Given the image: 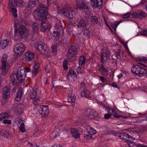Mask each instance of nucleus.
I'll return each mask as SVG.
<instances>
[{
	"label": "nucleus",
	"mask_w": 147,
	"mask_h": 147,
	"mask_svg": "<svg viewBox=\"0 0 147 147\" xmlns=\"http://www.w3.org/2000/svg\"><path fill=\"white\" fill-rule=\"evenodd\" d=\"M48 8L44 4H40L38 9L34 11V17L36 20L41 21H46L48 14Z\"/></svg>",
	"instance_id": "1"
},
{
	"label": "nucleus",
	"mask_w": 147,
	"mask_h": 147,
	"mask_svg": "<svg viewBox=\"0 0 147 147\" xmlns=\"http://www.w3.org/2000/svg\"><path fill=\"white\" fill-rule=\"evenodd\" d=\"M28 35V30L26 27L23 25H20L18 29L15 30L13 38L15 41H18L22 38H26Z\"/></svg>",
	"instance_id": "2"
},
{
	"label": "nucleus",
	"mask_w": 147,
	"mask_h": 147,
	"mask_svg": "<svg viewBox=\"0 0 147 147\" xmlns=\"http://www.w3.org/2000/svg\"><path fill=\"white\" fill-rule=\"evenodd\" d=\"M142 65L140 66L138 65H134L131 68V71L135 75L140 77L147 76V66L139 63Z\"/></svg>",
	"instance_id": "3"
},
{
	"label": "nucleus",
	"mask_w": 147,
	"mask_h": 147,
	"mask_svg": "<svg viewBox=\"0 0 147 147\" xmlns=\"http://www.w3.org/2000/svg\"><path fill=\"white\" fill-rule=\"evenodd\" d=\"M7 55L4 53L3 54L1 59V73L4 75H5L7 73L10 67L9 63L7 62Z\"/></svg>",
	"instance_id": "4"
},
{
	"label": "nucleus",
	"mask_w": 147,
	"mask_h": 147,
	"mask_svg": "<svg viewBox=\"0 0 147 147\" xmlns=\"http://www.w3.org/2000/svg\"><path fill=\"white\" fill-rule=\"evenodd\" d=\"M76 5L77 9L84 11L87 14L90 13V8L83 0H77Z\"/></svg>",
	"instance_id": "5"
},
{
	"label": "nucleus",
	"mask_w": 147,
	"mask_h": 147,
	"mask_svg": "<svg viewBox=\"0 0 147 147\" xmlns=\"http://www.w3.org/2000/svg\"><path fill=\"white\" fill-rule=\"evenodd\" d=\"M61 12L65 16L70 19L74 18L76 16L75 12L70 7L63 8Z\"/></svg>",
	"instance_id": "6"
},
{
	"label": "nucleus",
	"mask_w": 147,
	"mask_h": 147,
	"mask_svg": "<svg viewBox=\"0 0 147 147\" xmlns=\"http://www.w3.org/2000/svg\"><path fill=\"white\" fill-rule=\"evenodd\" d=\"M36 48L41 54L47 56L49 55V49L47 46L43 42H41L38 44Z\"/></svg>",
	"instance_id": "7"
},
{
	"label": "nucleus",
	"mask_w": 147,
	"mask_h": 147,
	"mask_svg": "<svg viewBox=\"0 0 147 147\" xmlns=\"http://www.w3.org/2000/svg\"><path fill=\"white\" fill-rule=\"evenodd\" d=\"M26 47L22 43H18L13 47V51L16 55L21 56L25 50Z\"/></svg>",
	"instance_id": "8"
},
{
	"label": "nucleus",
	"mask_w": 147,
	"mask_h": 147,
	"mask_svg": "<svg viewBox=\"0 0 147 147\" xmlns=\"http://www.w3.org/2000/svg\"><path fill=\"white\" fill-rule=\"evenodd\" d=\"M23 68H24L22 67H19L17 69V73L16 74L18 80L21 83L24 82L26 77V74L24 73Z\"/></svg>",
	"instance_id": "9"
},
{
	"label": "nucleus",
	"mask_w": 147,
	"mask_h": 147,
	"mask_svg": "<svg viewBox=\"0 0 147 147\" xmlns=\"http://www.w3.org/2000/svg\"><path fill=\"white\" fill-rule=\"evenodd\" d=\"M10 89L9 87L6 86L4 87L2 90V97L3 98L1 102L3 104H6L7 102V99L9 97Z\"/></svg>",
	"instance_id": "10"
},
{
	"label": "nucleus",
	"mask_w": 147,
	"mask_h": 147,
	"mask_svg": "<svg viewBox=\"0 0 147 147\" xmlns=\"http://www.w3.org/2000/svg\"><path fill=\"white\" fill-rule=\"evenodd\" d=\"M78 48L74 46H71L68 50L67 56L70 60L74 59L78 53Z\"/></svg>",
	"instance_id": "11"
},
{
	"label": "nucleus",
	"mask_w": 147,
	"mask_h": 147,
	"mask_svg": "<svg viewBox=\"0 0 147 147\" xmlns=\"http://www.w3.org/2000/svg\"><path fill=\"white\" fill-rule=\"evenodd\" d=\"M38 1V0H29L27 7L25 8V11L27 12L28 14L31 13L32 9L36 6Z\"/></svg>",
	"instance_id": "12"
},
{
	"label": "nucleus",
	"mask_w": 147,
	"mask_h": 147,
	"mask_svg": "<svg viewBox=\"0 0 147 147\" xmlns=\"http://www.w3.org/2000/svg\"><path fill=\"white\" fill-rule=\"evenodd\" d=\"M96 115V112L90 109H85L84 111L83 115L90 119H95Z\"/></svg>",
	"instance_id": "13"
},
{
	"label": "nucleus",
	"mask_w": 147,
	"mask_h": 147,
	"mask_svg": "<svg viewBox=\"0 0 147 147\" xmlns=\"http://www.w3.org/2000/svg\"><path fill=\"white\" fill-rule=\"evenodd\" d=\"M38 112L42 117H45L48 115L49 110L47 105H43L41 106L38 110Z\"/></svg>",
	"instance_id": "14"
},
{
	"label": "nucleus",
	"mask_w": 147,
	"mask_h": 147,
	"mask_svg": "<svg viewBox=\"0 0 147 147\" xmlns=\"http://www.w3.org/2000/svg\"><path fill=\"white\" fill-rule=\"evenodd\" d=\"M89 23L86 20L81 19L78 23V27L81 30L86 29L88 27Z\"/></svg>",
	"instance_id": "15"
},
{
	"label": "nucleus",
	"mask_w": 147,
	"mask_h": 147,
	"mask_svg": "<svg viewBox=\"0 0 147 147\" xmlns=\"http://www.w3.org/2000/svg\"><path fill=\"white\" fill-rule=\"evenodd\" d=\"M76 76V74L74 70H70L68 71L67 78L70 82H74L77 79Z\"/></svg>",
	"instance_id": "16"
},
{
	"label": "nucleus",
	"mask_w": 147,
	"mask_h": 147,
	"mask_svg": "<svg viewBox=\"0 0 147 147\" xmlns=\"http://www.w3.org/2000/svg\"><path fill=\"white\" fill-rule=\"evenodd\" d=\"M91 5L94 8L101 7L102 4V0H90Z\"/></svg>",
	"instance_id": "17"
},
{
	"label": "nucleus",
	"mask_w": 147,
	"mask_h": 147,
	"mask_svg": "<svg viewBox=\"0 0 147 147\" xmlns=\"http://www.w3.org/2000/svg\"><path fill=\"white\" fill-rule=\"evenodd\" d=\"M68 101L72 103V106L74 107V102L76 99V96L70 90L68 91Z\"/></svg>",
	"instance_id": "18"
},
{
	"label": "nucleus",
	"mask_w": 147,
	"mask_h": 147,
	"mask_svg": "<svg viewBox=\"0 0 147 147\" xmlns=\"http://www.w3.org/2000/svg\"><path fill=\"white\" fill-rule=\"evenodd\" d=\"M105 107L107 108L106 110L107 112L110 113L111 115L113 116L114 117L119 118L123 117L122 116L117 115L116 111L113 109L107 106H105Z\"/></svg>",
	"instance_id": "19"
},
{
	"label": "nucleus",
	"mask_w": 147,
	"mask_h": 147,
	"mask_svg": "<svg viewBox=\"0 0 147 147\" xmlns=\"http://www.w3.org/2000/svg\"><path fill=\"white\" fill-rule=\"evenodd\" d=\"M39 65L38 63H35L32 66V77L34 78L38 74L39 71Z\"/></svg>",
	"instance_id": "20"
},
{
	"label": "nucleus",
	"mask_w": 147,
	"mask_h": 147,
	"mask_svg": "<svg viewBox=\"0 0 147 147\" xmlns=\"http://www.w3.org/2000/svg\"><path fill=\"white\" fill-rule=\"evenodd\" d=\"M82 84V87L84 88V90L82 91L81 93V96L82 97H86L87 98H89L91 97L90 95V92L86 89V87L84 84L82 83H81Z\"/></svg>",
	"instance_id": "21"
},
{
	"label": "nucleus",
	"mask_w": 147,
	"mask_h": 147,
	"mask_svg": "<svg viewBox=\"0 0 147 147\" xmlns=\"http://www.w3.org/2000/svg\"><path fill=\"white\" fill-rule=\"evenodd\" d=\"M22 0H12L11 1H9L8 4V6L10 7H16L17 6L19 7L20 4L21 3Z\"/></svg>",
	"instance_id": "22"
},
{
	"label": "nucleus",
	"mask_w": 147,
	"mask_h": 147,
	"mask_svg": "<svg viewBox=\"0 0 147 147\" xmlns=\"http://www.w3.org/2000/svg\"><path fill=\"white\" fill-rule=\"evenodd\" d=\"M147 16V14L143 11H140L139 13L136 12L134 14V16L135 18L142 19L144 18Z\"/></svg>",
	"instance_id": "23"
},
{
	"label": "nucleus",
	"mask_w": 147,
	"mask_h": 147,
	"mask_svg": "<svg viewBox=\"0 0 147 147\" xmlns=\"http://www.w3.org/2000/svg\"><path fill=\"white\" fill-rule=\"evenodd\" d=\"M99 70L102 75L106 76L108 75V71L103 65H99Z\"/></svg>",
	"instance_id": "24"
},
{
	"label": "nucleus",
	"mask_w": 147,
	"mask_h": 147,
	"mask_svg": "<svg viewBox=\"0 0 147 147\" xmlns=\"http://www.w3.org/2000/svg\"><path fill=\"white\" fill-rule=\"evenodd\" d=\"M34 56V53L29 51L26 52L25 54V59L28 61L31 60L33 58Z\"/></svg>",
	"instance_id": "25"
},
{
	"label": "nucleus",
	"mask_w": 147,
	"mask_h": 147,
	"mask_svg": "<svg viewBox=\"0 0 147 147\" xmlns=\"http://www.w3.org/2000/svg\"><path fill=\"white\" fill-rule=\"evenodd\" d=\"M90 24L92 26H95L98 22V18L95 16H92L90 17Z\"/></svg>",
	"instance_id": "26"
},
{
	"label": "nucleus",
	"mask_w": 147,
	"mask_h": 147,
	"mask_svg": "<svg viewBox=\"0 0 147 147\" xmlns=\"http://www.w3.org/2000/svg\"><path fill=\"white\" fill-rule=\"evenodd\" d=\"M59 31H54L51 34L52 38L55 41L58 40L60 36V34Z\"/></svg>",
	"instance_id": "27"
},
{
	"label": "nucleus",
	"mask_w": 147,
	"mask_h": 147,
	"mask_svg": "<svg viewBox=\"0 0 147 147\" xmlns=\"http://www.w3.org/2000/svg\"><path fill=\"white\" fill-rule=\"evenodd\" d=\"M71 134L72 136L75 138H77L80 137L79 132L76 128L71 129Z\"/></svg>",
	"instance_id": "28"
},
{
	"label": "nucleus",
	"mask_w": 147,
	"mask_h": 147,
	"mask_svg": "<svg viewBox=\"0 0 147 147\" xmlns=\"http://www.w3.org/2000/svg\"><path fill=\"white\" fill-rule=\"evenodd\" d=\"M117 136L121 139H123L127 142V140L129 135L125 132H122L118 133L117 134Z\"/></svg>",
	"instance_id": "29"
},
{
	"label": "nucleus",
	"mask_w": 147,
	"mask_h": 147,
	"mask_svg": "<svg viewBox=\"0 0 147 147\" xmlns=\"http://www.w3.org/2000/svg\"><path fill=\"white\" fill-rule=\"evenodd\" d=\"M17 80L16 74H13L11 75L10 77V80L12 84L13 85L17 84Z\"/></svg>",
	"instance_id": "30"
},
{
	"label": "nucleus",
	"mask_w": 147,
	"mask_h": 147,
	"mask_svg": "<svg viewBox=\"0 0 147 147\" xmlns=\"http://www.w3.org/2000/svg\"><path fill=\"white\" fill-rule=\"evenodd\" d=\"M54 27L55 29L57 30V31L59 32L60 31L62 30L63 32L64 30L63 27L62 25V24L61 22L59 21H58L56 23L54 26Z\"/></svg>",
	"instance_id": "31"
},
{
	"label": "nucleus",
	"mask_w": 147,
	"mask_h": 147,
	"mask_svg": "<svg viewBox=\"0 0 147 147\" xmlns=\"http://www.w3.org/2000/svg\"><path fill=\"white\" fill-rule=\"evenodd\" d=\"M109 54L107 55L104 52L102 53L101 55V62L103 63H105L107 61V58L109 57Z\"/></svg>",
	"instance_id": "32"
},
{
	"label": "nucleus",
	"mask_w": 147,
	"mask_h": 147,
	"mask_svg": "<svg viewBox=\"0 0 147 147\" xmlns=\"http://www.w3.org/2000/svg\"><path fill=\"white\" fill-rule=\"evenodd\" d=\"M9 42V41L6 39L1 41L0 42V49H4L7 45Z\"/></svg>",
	"instance_id": "33"
},
{
	"label": "nucleus",
	"mask_w": 147,
	"mask_h": 147,
	"mask_svg": "<svg viewBox=\"0 0 147 147\" xmlns=\"http://www.w3.org/2000/svg\"><path fill=\"white\" fill-rule=\"evenodd\" d=\"M88 131V133L91 135L95 134L96 133V131L90 125H88L86 127Z\"/></svg>",
	"instance_id": "34"
},
{
	"label": "nucleus",
	"mask_w": 147,
	"mask_h": 147,
	"mask_svg": "<svg viewBox=\"0 0 147 147\" xmlns=\"http://www.w3.org/2000/svg\"><path fill=\"white\" fill-rule=\"evenodd\" d=\"M32 27L34 33L35 34L38 33L39 30V27L38 23L36 22L32 24Z\"/></svg>",
	"instance_id": "35"
},
{
	"label": "nucleus",
	"mask_w": 147,
	"mask_h": 147,
	"mask_svg": "<svg viewBox=\"0 0 147 147\" xmlns=\"http://www.w3.org/2000/svg\"><path fill=\"white\" fill-rule=\"evenodd\" d=\"M23 94L22 90L21 89L18 90L17 94L15 98V100L18 101L20 100Z\"/></svg>",
	"instance_id": "36"
},
{
	"label": "nucleus",
	"mask_w": 147,
	"mask_h": 147,
	"mask_svg": "<svg viewBox=\"0 0 147 147\" xmlns=\"http://www.w3.org/2000/svg\"><path fill=\"white\" fill-rule=\"evenodd\" d=\"M1 134L5 137L8 138L9 137V132L7 130L3 129L0 131Z\"/></svg>",
	"instance_id": "37"
},
{
	"label": "nucleus",
	"mask_w": 147,
	"mask_h": 147,
	"mask_svg": "<svg viewBox=\"0 0 147 147\" xmlns=\"http://www.w3.org/2000/svg\"><path fill=\"white\" fill-rule=\"evenodd\" d=\"M86 60L85 56L82 55L80 56L79 58V64L80 65H84Z\"/></svg>",
	"instance_id": "38"
},
{
	"label": "nucleus",
	"mask_w": 147,
	"mask_h": 147,
	"mask_svg": "<svg viewBox=\"0 0 147 147\" xmlns=\"http://www.w3.org/2000/svg\"><path fill=\"white\" fill-rule=\"evenodd\" d=\"M45 21H41L42 24L41 25V30L43 32H45L46 31L48 27L47 24L45 23Z\"/></svg>",
	"instance_id": "39"
},
{
	"label": "nucleus",
	"mask_w": 147,
	"mask_h": 147,
	"mask_svg": "<svg viewBox=\"0 0 147 147\" xmlns=\"http://www.w3.org/2000/svg\"><path fill=\"white\" fill-rule=\"evenodd\" d=\"M10 116L7 113H2L0 114V121L3 119L8 118Z\"/></svg>",
	"instance_id": "40"
},
{
	"label": "nucleus",
	"mask_w": 147,
	"mask_h": 147,
	"mask_svg": "<svg viewBox=\"0 0 147 147\" xmlns=\"http://www.w3.org/2000/svg\"><path fill=\"white\" fill-rule=\"evenodd\" d=\"M23 107L22 104L18 105L16 107V111L20 114H21Z\"/></svg>",
	"instance_id": "41"
},
{
	"label": "nucleus",
	"mask_w": 147,
	"mask_h": 147,
	"mask_svg": "<svg viewBox=\"0 0 147 147\" xmlns=\"http://www.w3.org/2000/svg\"><path fill=\"white\" fill-rule=\"evenodd\" d=\"M57 135H58V133L56 131H54L51 134L50 137L51 138L54 139L57 137Z\"/></svg>",
	"instance_id": "42"
},
{
	"label": "nucleus",
	"mask_w": 147,
	"mask_h": 147,
	"mask_svg": "<svg viewBox=\"0 0 147 147\" xmlns=\"http://www.w3.org/2000/svg\"><path fill=\"white\" fill-rule=\"evenodd\" d=\"M119 23L120 22H115L114 23H111V26L115 32L116 31V29L117 26Z\"/></svg>",
	"instance_id": "43"
},
{
	"label": "nucleus",
	"mask_w": 147,
	"mask_h": 147,
	"mask_svg": "<svg viewBox=\"0 0 147 147\" xmlns=\"http://www.w3.org/2000/svg\"><path fill=\"white\" fill-rule=\"evenodd\" d=\"M19 129L20 131L22 133L25 131L26 129L25 128L24 124V123L22 122L21 124L19 127Z\"/></svg>",
	"instance_id": "44"
},
{
	"label": "nucleus",
	"mask_w": 147,
	"mask_h": 147,
	"mask_svg": "<svg viewBox=\"0 0 147 147\" xmlns=\"http://www.w3.org/2000/svg\"><path fill=\"white\" fill-rule=\"evenodd\" d=\"M36 91L33 90L30 95L31 98V99L35 98H36Z\"/></svg>",
	"instance_id": "45"
},
{
	"label": "nucleus",
	"mask_w": 147,
	"mask_h": 147,
	"mask_svg": "<svg viewBox=\"0 0 147 147\" xmlns=\"http://www.w3.org/2000/svg\"><path fill=\"white\" fill-rule=\"evenodd\" d=\"M140 35L145 36L147 37V29H144L140 33Z\"/></svg>",
	"instance_id": "46"
},
{
	"label": "nucleus",
	"mask_w": 147,
	"mask_h": 147,
	"mask_svg": "<svg viewBox=\"0 0 147 147\" xmlns=\"http://www.w3.org/2000/svg\"><path fill=\"white\" fill-rule=\"evenodd\" d=\"M11 11L13 16L14 17H17L18 15L17 13V10L15 8H11Z\"/></svg>",
	"instance_id": "47"
},
{
	"label": "nucleus",
	"mask_w": 147,
	"mask_h": 147,
	"mask_svg": "<svg viewBox=\"0 0 147 147\" xmlns=\"http://www.w3.org/2000/svg\"><path fill=\"white\" fill-rule=\"evenodd\" d=\"M135 140V138H134L130 136L129 135V136H128L127 140V142L128 144L132 142L134 140Z\"/></svg>",
	"instance_id": "48"
},
{
	"label": "nucleus",
	"mask_w": 147,
	"mask_h": 147,
	"mask_svg": "<svg viewBox=\"0 0 147 147\" xmlns=\"http://www.w3.org/2000/svg\"><path fill=\"white\" fill-rule=\"evenodd\" d=\"M84 30V34L86 36H88L90 35V31L88 29V27L86 29L83 30Z\"/></svg>",
	"instance_id": "49"
},
{
	"label": "nucleus",
	"mask_w": 147,
	"mask_h": 147,
	"mask_svg": "<svg viewBox=\"0 0 147 147\" xmlns=\"http://www.w3.org/2000/svg\"><path fill=\"white\" fill-rule=\"evenodd\" d=\"M130 12H128L126 14L123 15L122 18L124 19H127L130 17Z\"/></svg>",
	"instance_id": "50"
},
{
	"label": "nucleus",
	"mask_w": 147,
	"mask_h": 147,
	"mask_svg": "<svg viewBox=\"0 0 147 147\" xmlns=\"http://www.w3.org/2000/svg\"><path fill=\"white\" fill-rule=\"evenodd\" d=\"M110 62L112 64L115 63L116 64L117 62V60L116 58H114L113 55L111 57V59L110 60Z\"/></svg>",
	"instance_id": "51"
},
{
	"label": "nucleus",
	"mask_w": 147,
	"mask_h": 147,
	"mask_svg": "<svg viewBox=\"0 0 147 147\" xmlns=\"http://www.w3.org/2000/svg\"><path fill=\"white\" fill-rule=\"evenodd\" d=\"M116 58L117 59H121L120 50H119L116 53Z\"/></svg>",
	"instance_id": "52"
},
{
	"label": "nucleus",
	"mask_w": 147,
	"mask_h": 147,
	"mask_svg": "<svg viewBox=\"0 0 147 147\" xmlns=\"http://www.w3.org/2000/svg\"><path fill=\"white\" fill-rule=\"evenodd\" d=\"M51 49L52 52L55 53L57 51L56 45H52L51 47Z\"/></svg>",
	"instance_id": "53"
},
{
	"label": "nucleus",
	"mask_w": 147,
	"mask_h": 147,
	"mask_svg": "<svg viewBox=\"0 0 147 147\" xmlns=\"http://www.w3.org/2000/svg\"><path fill=\"white\" fill-rule=\"evenodd\" d=\"M91 135L89 134H85L84 135V137L85 139L89 140L92 138Z\"/></svg>",
	"instance_id": "54"
},
{
	"label": "nucleus",
	"mask_w": 147,
	"mask_h": 147,
	"mask_svg": "<svg viewBox=\"0 0 147 147\" xmlns=\"http://www.w3.org/2000/svg\"><path fill=\"white\" fill-rule=\"evenodd\" d=\"M82 67L80 66V65H79V66L77 69V71L78 73H83V71H81Z\"/></svg>",
	"instance_id": "55"
},
{
	"label": "nucleus",
	"mask_w": 147,
	"mask_h": 147,
	"mask_svg": "<svg viewBox=\"0 0 147 147\" xmlns=\"http://www.w3.org/2000/svg\"><path fill=\"white\" fill-rule=\"evenodd\" d=\"M3 123L4 124H10L11 123L10 120L5 119L3 120Z\"/></svg>",
	"instance_id": "56"
},
{
	"label": "nucleus",
	"mask_w": 147,
	"mask_h": 147,
	"mask_svg": "<svg viewBox=\"0 0 147 147\" xmlns=\"http://www.w3.org/2000/svg\"><path fill=\"white\" fill-rule=\"evenodd\" d=\"M67 62L66 61H65L63 62V66L64 69L65 70H67L68 69V67L67 65Z\"/></svg>",
	"instance_id": "57"
},
{
	"label": "nucleus",
	"mask_w": 147,
	"mask_h": 147,
	"mask_svg": "<svg viewBox=\"0 0 147 147\" xmlns=\"http://www.w3.org/2000/svg\"><path fill=\"white\" fill-rule=\"evenodd\" d=\"M23 69L25 73L26 72H30L31 71V69L28 67H26L25 68H24Z\"/></svg>",
	"instance_id": "58"
},
{
	"label": "nucleus",
	"mask_w": 147,
	"mask_h": 147,
	"mask_svg": "<svg viewBox=\"0 0 147 147\" xmlns=\"http://www.w3.org/2000/svg\"><path fill=\"white\" fill-rule=\"evenodd\" d=\"M111 117V115L109 114H106L104 115V118L106 119H109Z\"/></svg>",
	"instance_id": "59"
},
{
	"label": "nucleus",
	"mask_w": 147,
	"mask_h": 147,
	"mask_svg": "<svg viewBox=\"0 0 147 147\" xmlns=\"http://www.w3.org/2000/svg\"><path fill=\"white\" fill-rule=\"evenodd\" d=\"M26 4L24 2H22V1H21V3L20 4L19 7H24L26 5Z\"/></svg>",
	"instance_id": "60"
},
{
	"label": "nucleus",
	"mask_w": 147,
	"mask_h": 147,
	"mask_svg": "<svg viewBox=\"0 0 147 147\" xmlns=\"http://www.w3.org/2000/svg\"><path fill=\"white\" fill-rule=\"evenodd\" d=\"M98 77L99 78V80L100 81H101L102 82H104L105 79L104 77L100 76H98Z\"/></svg>",
	"instance_id": "61"
},
{
	"label": "nucleus",
	"mask_w": 147,
	"mask_h": 147,
	"mask_svg": "<svg viewBox=\"0 0 147 147\" xmlns=\"http://www.w3.org/2000/svg\"><path fill=\"white\" fill-rule=\"evenodd\" d=\"M112 86L113 87H115V88H118V85L116 83H115V82H113V83L112 84Z\"/></svg>",
	"instance_id": "62"
},
{
	"label": "nucleus",
	"mask_w": 147,
	"mask_h": 147,
	"mask_svg": "<svg viewBox=\"0 0 147 147\" xmlns=\"http://www.w3.org/2000/svg\"><path fill=\"white\" fill-rule=\"evenodd\" d=\"M52 0H47V3L48 5H49L51 4L52 1Z\"/></svg>",
	"instance_id": "63"
},
{
	"label": "nucleus",
	"mask_w": 147,
	"mask_h": 147,
	"mask_svg": "<svg viewBox=\"0 0 147 147\" xmlns=\"http://www.w3.org/2000/svg\"><path fill=\"white\" fill-rule=\"evenodd\" d=\"M141 59V61H147V58L146 57H143Z\"/></svg>",
	"instance_id": "64"
}]
</instances>
